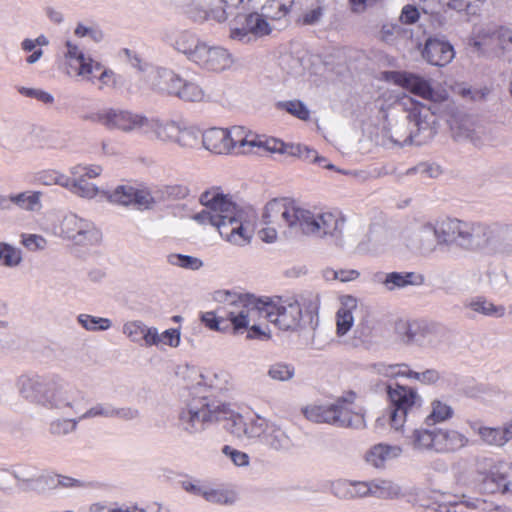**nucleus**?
Instances as JSON below:
<instances>
[{"instance_id":"393cba45","label":"nucleus","mask_w":512,"mask_h":512,"mask_svg":"<svg viewBox=\"0 0 512 512\" xmlns=\"http://www.w3.org/2000/svg\"><path fill=\"white\" fill-rule=\"evenodd\" d=\"M333 426L339 428L361 429L365 427L363 414L354 412L350 408V404L345 399L336 401V411Z\"/></svg>"},{"instance_id":"39448f33","label":"nucleus","mask_w":512,"mask_h":512,"mask_svg":"<svg viewBox=\"0 0 512 512\" xmlns=\"http://www.w3.org/2000/svg\"><path fill=\"white\" fill-rule=\"evenodd\" d=\"M18 392L25 400L65 415L80 412V392L58 377L21 375Z\"/></svg>"},{"instance_id":"09e8293b","label":"nucleus","mask_w":512,"mask_h":512,"mask_svg":"<svg viewBox=\"0 0 512 512\" xmlns=\"http://www.w3.org/2000/svg\"><path fill=\"white\" fill-rule=\"evenodd\" d=\"M484 488L490 493H512V480L505 474L493 473L485 478Z\"/></svg>"},{"instance_id":"c03bdc74","label":"nucleus","mask_w":512,"mask_h":512,"mask_svg":"<svg viewBox=\"0 0 512 512\" xmlns=\"http://www.w3.org/2000/svg\"><path fill=\"white\" fill-rule=\"evenodd\" d=\"M336 402L330 405H313L306 407L303 412L305 417L316 423L334 424Z\"/></svg>"},{"instance_id":"20e7f679","label":"nucleus","mask_w":512,"mask_h":512,"mask_svg":"<svg viewBox=\"0 0 512 512\" xmlns=\"http://www.w3.org/2000/svg\"><path fill=\"white\" fill-rule=\"evenodd\" d=\"M204 209L192 215V219L201 225L215 227L221 237L231 244L244 246L251 240V234L245 226V213L218 188L203 192L199 198Z\"/></svg>"},{"instance_id":"3c124183","label":"nucleus","mask_w":512,"mask_h":512,"mask_svg":"<svg viewBox=\"0 0 512 512\" xmlns=\"http://www.w3.org/2000/svg\"><path fill=\"white\" fill-rule=\"evenodd\" d=\"M79 324L88 331H106L108 330L112 322L108 318L95 317L89 314H80L77 318Z\"/></svg>"},{"instance_id":"338daca9","label":"nucleus","mask_w":512,"mask_h":512,"mask_svg":"<svg viewBox=\"0 0 512 512\" xmlns=\"http://www.w3.org/2000/svg\"><path fill=\"white\" fill-rule=\"evenodd\" d=\"M478 434L489 445L503 446V437L499 432V428L481 427L478 430Z\"/></svg>"},{"instance_id":"a18cd8bd","label":"nucleus","mask_w":512,"mask_h":512,"mask_svg":"<svg viewBox=\"0 0 512 512\" xmlns=\"http://www.w3.org/2000/svg\"><path fill=\"white\" fill-rule=\"evenodd\" d=\"M370 497L380 499H393L401 495V488L397 484L386 479H374L370 481Z\"/></svg>"},{"instance_id":"f03ea898","label":"nucleus","mask_w":512,"mask_h":512,"mask_svg":"<svg viewBox=\"0 0 512 512\" xmlns=\"http://www.w3.org/2000/svg\"><path fill=\"white\" fill-rule=\"evenodd\" d=\"M263 227L258 235L266 243L277 239V224L286 239L296 240L305 236L323 238L339 237L342 233L344 220L332 213H314L295 204L289 198L269 201L262 215Z\"/></svg>"},{"instance_id":"4be33fe9","label":"nucleus","mask_w":512,"mask_h":512,"mask_svg":"<svg viewBox=\"0 0 512 512\" xmlns=\"http://www.w3.org/2000/svg\"><path fill=\"white\" fill-rule=\"evenodd\" d=\"M179 122L161 121L158 118L145 116L142 133L153 134L154 138L163 143H174Z\"/></svg>"},{"instance_id":"a878e982","label":"nucleus","mask_w":512,"mask_h":512,"mask_svg":"<svg viewBox=\"0 0 512 512\" xmlns=\"http://www.w3.org/2000/svg\"><path fill=\"white\" fill-rule=\"evenodd\" d=\"M423 280V276L416 275L414 272H390L378 275V282L390 292L410 285H420Z\"/></svg>"},{"instance_id":"4d7b16f0","label":"nucleus","mask_w":512,"mask_h":512,"mask_svg":"<svg viewBox=\"0 0 512 512\" xmlns=\"http://www.w3.org/2000/svg\"><path fill=\"white\" fill-rule=\"evenodd\" d=\"M171 265L178 266L190 270H198L203 266L201 259L189 255L171 254L168 257Z\"/></svg>"},{"instance_id":"cd10ccee","label":"nucleus","mask_w":512,"mask_h":512,"mask_svg":"<svg viewBox=\"0 0 512 512\" xmlns=\"http://www.w3.org/2000/svg\"><path fill=\"white\" fill-rule=\"evenodd\" d=\"M270 32V25L264 16L258 13H251L245 16V22L241 28H233L231 30V36L241 39L243 36L251 33L261 37L268 35Z\"/></svg>"},{"instance_id":"bb28decb","label":"nucleus","mask_w":512,"mask_h":512,"mask_svg":"<svg viewBox=\"0 0 512 512\" xmlns=\"http://www.w3.org/2000/svg\"><path fill=\"white\" fill-rule=\"evenodd\" d=\"M202 144L205 149L215 154L231 152V142L228 141V129L212 127L202 134Z\"/></svg>"},{"instance_id":"72a5a7b5","label":"nucleus","mask_w":512,"mask_h":512,"mask_svg":"<svg viewBox=\"0 0 512 512\" xmlns=\"http://www.w3.org/2000/svg\"><path fill=\"white\" fill-rule=\"evenodd\" d=\"M263 443L275 451L288 450L292 442L288 434L276 423L266 425V433Z\"/></svg>"},{"instance_id":"aec40b11","label":"nucleus","mask_w":512,"mask_h":512,"mask_svg":"<svg viewBox=\"0 0 512 512\" xmlns=\"http://www.w3.org/2000/svg\"><path fill=\"white\" fill-rule=\"evenodd\" d=\"M138 410L130 407L116 408L110 403H97L84 413L80 414L79 419H92L96 417L120 418L132 420L138 416Z\"/></svg>"},{"instance_id":"bf43d9fd","label":"nucleus","mask_w":512,"mask_h":512,"mask_svg":"<svg viewBox=\"0 0 512 512\" xmlns=\"http://www.w3.org/2000/svg\"><path fill=\"white\" fill-rule=\"evenodd\" d=\"M155 203V198L150 191L135 188L132 202L133 206L139 210H149L153 208Z\"/></svg>"},{"instance_id":"8fccbe9b","label":"nucleus","mask_w":512,"mask_h":512,"mask_svg":"<svg viewBox=\"0 0 512 512\" xmlns=\"http://www.w3.org/2000/svg\"><path fill=\"white\" fill-rule=\"evenodd\" d=\"M203 498L213 504L232 505L235 503L237 496L232 490L206 488Z\"/></svg>"},{"instance_id":"774afa93","label":"nucleus","mask_w":512,"mask_h":512,"mask_svg":"<svg viewBox=\"0 0 512 512\" xmlns=\"http://www.w3.org/2000/svg\"><path fill=\"white\" fill-rule=\"evenodd\" d=\"M497 47L502 52L512 50V29L497 27Z\"/></svg>"},{"instance_id":"6e6552de","label":"nucleus","mask_w":512,"mask_h":512,"mask_svg":"<svg viewBox=\"0 0 512 512\" xmlns=\"http://www.w3.org/2000/svg\"><path fill=\"white\" fill-rule=\"evenodd\" d=\"M386 392L390 402L388 415L392 429L402 430L406 422H414L422 413L423 399L415 388L389 383Z\"/></svg>"},{"instance_id":"f257e3e1","label":"nucleus","mask_w":512,"mask_h":512,"mask_svg":"<svg viewBox=\"0 0 512 512\" xmlns=\"http://www.w3.org/2000/svg\"><path fill=\"white\" fill-rule=\"evenodd\" d=\"M385 75L388 81L432 104L426 106L406 94L383 93L374 102L383 137L398 146L423 145L433 139L437 133L435 116L441 113L439 104L448 100V93L434 89L429 80L413 73L390 71Z\"/></svg>"},{"instance_id":"6ab92c4d","label":"nucleus","mask_w":512,"mask_h":512,"mask_svg":"<svg viewBox=\"0 0 512 512\" xmlns=\"http://www.w3.org/2000/svg\"><path fill=\"white\" fill-rule=\"evenodd\" d=\"M67 51L65 53L66 60L80 61L82 64L77 66V73L81 75V79L90 83H95L94 71L102 68V64L94 61L90 57H85L84 53L79 50L78 46L71 41L66 42Z\"/></svg>"},{"instance_id":"423d86ee","label":"nucleus","mask_w":512,"mask_h":512,"mask_svg":"<svg viewBox=\"0 0 512 512\" xmlns=\"http://www.w3.org/2000/svg\"><path fill=\"white\" fill-rule=\"evenodd\" d=\"M213 299L227 306L226 316L238 332L247 329L254 320L264 318L267 297L257 298L250 293H239L229 290H217Z\"/></svg>"},{"instance_id":"f3484780","label":"nucleus","mask_w":512,"mask_h":512,"mask_svg":"<svg viewBox=\"0 0 512 512\" xmlns=\"http://www.w3.org/2000/svg\"><path fill=\"white\" fill-rule=\"evenodd\" d=\"M228 141L231 142V151L235 148H239L241 153L251 152L252 148L268 151L266 143L269 139H261L243 126H233L228 129Z\"/></svg>"},{"instance_id":"603ef678","label":"nucleus","mask_w":512,"mask_h":512,"mask_svg":"<svg viewBox=\"0 0 512 512\" xmlns=\"http://www.w3.org/2000/svg\"><path fill=\"white\" fill-rule=\"evenodd\" d=\"M267 375L274 381H289L295 375V368L292 365L277 362L269 366Z\"/></svg>"},{"instance_id":"864d4df0","label":"nucleus","mask_w":512,"mask_h":512,"mask_svg":"<svg viewBox=\"0 0 512 512\" xmlns=\"http://www.w3.org/2000/svg\"><path fill=\"white\" fill-rule=\"evenodd\" d=\"M295 0H271L269 5L263 9L267 12V16L273 19H281L286 16L294 5Z\"/></svg>"},{"instance_id":"49530a36","label":"nucleus","mask_w":512,"mask_h":512,"mask_svg":"<svg viewBox=\"0 0 512 512\" xmlns=\"http://www.w3.org/2000/svg\"><path fill=\"white\" fill-rule=\"evenodd\" d=\"M41 196V192L26 191L16 195H11L10 202L23 210L34 212L39 211L42 208Z\"/></svg>"},{"instance_id":"412c9836","label":"nucleus","mask_w":512,"mask_h":512,"mask_svg":"<svg viewBox=\"0 0 512 512\" xmlns=\"http://www.w3.org/2000/svg\"><path fill=\"white\" fill-rule=\"evenodd\" d=\"M266 145L268 147V152L271 153L287 154L289 156L298 157L304 161L312 163H314V161H321L317 151L305 145H288L275 138H269V141L266 143Z\"/></svg>"},{"instance_id":"ea45409f","label":"nucleus","mask_w":512,"mask_h":512,"mask_svg":"<svg viewBox=\"0 0 512 512\" xmlns=\"http://www.w3.org/2000/svg\"><path fill=\"white\" fill-rule=\"evenodd\" d=\"M11 475L21 484L24 491L44 492L43 484L38 482L40 475L34 474V468L30 466H18L11 472Z\"/></svg>"},{"instance_id":"37998d69","label":"nucleus","mask_w":512,"mask_h":512,"mask_svg":"<svg viewBox=\"0 0 512 512\" xmlns=\"http://www.w3.org/2000/svg\"><path fill=\"white\" fill-rule=\"evenodd\" d=\"M200 134L198 127L179 122L174 144L184 149H192L198 145Z\"/></svg>"},{"instance_id":"2eb2a0df","label":"nucleus","mask_w":512,"mask_h":512,"mask_svg":"<svg viewBox=\"0 0 512 512\" xmlns=\"http://www.w3.org/2000/svg\"><path fill=\"white\" fill-rule=\"evenodd\" d=\"M144 120L145 115L120 108L108 107L105 128L108 130H119L124 133L142 132Z\"/></svg>"},{"instance_id":"5fc2aeb1","label":"nucleus","mask_w":512,"mask_h":512,"mask_svg":"<svg viewBox=\"0 0 512 512\" xmlns=\"http://www.w3.org/2000/svg\"><path fill=\"white\" fill-rule=\"evenodd\" d=\"M81 419L78 418H57L50 423L49 431L53 435H67L76 430L77 424Z\"/></svg>"},{"instance_id":"e2e57ef3","label":"nucleus","mask_w":512,"mask_h":512,"mask_svg":"<svg viewBox=\"0 0 512 512\" xmlns=\"http://www.w3.org/2000/svg\"><path fill=\"white\" fill-rule=\"evenodd\" d=\"M162 199H184L189 194L187 186L181 184L166 185L159 190Z\"/></svg>"},{"instance_id":"69168bd1","label":"nucleus","mask_w":512,"mask_h":512,"mask_svg":"<svg viewBox=\"0 0 512 512\" xmlns=\"http://www.w3.org/2000/svg\"><path fill=\"white\" fill-rule=\"evenodd\" d=\"M206 0H191L188 14L194 21H204L209 18V11L204 6Z\"/></svg>"},{"instance_id":"f704fd0d","label":"nucleus","mask_w":512,"mask_h":512,"mask_svg":"<svg viewBox=\"0 0 512 512\" xmlns=\"http://www.w3.org/2000/svg\"><path fill=\"white\" fill-rule=\"evenodd\" d=\"M203 41L191 31H180L173 42L174 48L191 62Z\"/></svg>"},{"instance_id":"680f3d73","label":"nucleus","mask_w":512,"mask_h":512,"mask_svg":"<svg viewBox=\"0 0 512 512\" xmlns=\"http://www.w3.org/2000/svg\"><path fill=\"white\" fill-rule=\"evenodd\" d=\"M146 325L141 321H130L123 325V333L135 343L143 339Z\"/></svg>"},{"instance_id":"b1692460","label":"nucleus","mask_w":512,"mask_h":512,"mask_svg":"<svg viewBox=\"0 0 512 512\" xmlns=\"http://www.w3.org/2000/svg\"><path fill=\"white\" fill-rule=\"evenodd\" d=\"M333 494L340 499L370 497V481L339 480L332 485Z\"/></svg>"},{"instance_id":"13d9d810","label":"nucleus","mask_w":512,"mask_h":512,"mask_svg":"<svg viewBox=\"0 0 512 512\" xmlns=\"http://www.w3.org/2000/svg\"><path fill=\"white\" fill-rule=\"evenodd\" d=\"M473 311L482 313L484 315H494L497 314L499 316H502L504 313L503 307H496L491 302L482 299L477 298L475 300H472L468 305Z\"/></svg>"},{"instance_id":"4468645a","label":"nucleus","mask_w":512,"mask_h":512,"mask_svg":"<svg viewBox=\"0 0 512 512\" xmlns=\"http://www.w3.org/2000/svg\"><path fill=\"white\" fill-rule=\"evenodd\" d=\"M101 172L102 168L98 165L73 166L70 169L72 177H69V186H67V189L77 196L92 199L98 194L99 189L93 183L88 182L87 179L96 178Z\"/></svg>"},{"instance_id":"0e129e2a","label":"nucleus","mask_w":512,"mask_h":512,"mask_svg":"<svg viewBox=\"0 0 512 512\" xmlns=\"http://www.w3.org/2000/svg\"><path fill=\"white\" fill-rule=\"evenodd\" d=\"M39 179L44 185L56 184L65 188L69 186V177L57 171L44 172L40 175Z\"/></svg>"},{"instance_id":"7ed1b4c3","label":"nucleus","mask_w":512,"mask_h":512,"mask_svg":"<svg viewBox=\"0 0 512 512\" xmlns=\"http://www.w3.org/2000/svg\"><path fill=\"white\" fill-rule=\"evenodd\" d=\"M193 374L188 386L189 398L185 400V405L178 414V424L181 429L188 434H197L211 422L230 419L232 422L231 432L237 431L239 425L234 423L237 415H232L227 405L210 399L208 396V392L213 386L212 377L200 372Z\"/></svg>"},{"instance_id":"6e6d98bb","label":"nucleus","mask_w":512,"mask_h":512,"mask_svg":"<svg viewBox=\"0 0 512 512\" xmlns=\"http://www.w3.org/2000/svg\"><path fill=\"white\" fill-rule=\"evenodd\" d=\"M450 128L452 136L456 141H471L475 143V132L468 125L467 122H459L457 119L450 121Z\"/></svg>"},{"instance_id":"c9c22d12","label":"nucleus","mask_w":512,"mask_h":512,"mask_svg":"<svg viewBox=\"0 0 512 512\" xmlns=\"http://www.w3.org/2000/svg\"><path fill=\"white\" fill-rule=\"evenodd\" d=\"M234 423L239 425L237 431L233 430V434L237 437H241L245 435L249 438H255L262 436V441L265 438L266 433V425L270 424V422L266 421L264 418L257 415L255 420H252L250 424H246L242 416L237 415L234 419Z\"/></svg>"},{"instance_id":"7c9ffc66","label":"nucleus","mask_w":512,"mask_h":512,"mask_svg":"<svg viewBox=\"0 0 512 512\" xmlns=\"http://www.w3.org/2000/svg\"><path fill=\"white\" fill-rule=\"evenodd\" d=\"M402 449L399 446L377 444L365 453V461L375 468H383L385 462L401 455Z\"/></svg>"},{"instance_id":"c756f323","label":"nucleus","mask_w":512,"mask_h":512,"mask_svg":"<svg viewBox=\"0 0 512 512\" xmlns=\"http://www.w3.org/2000/svg\"><path fill=\"white\" fill-rule=\"evenodd\" d=\"M357 308V299L351 295H345L341 298V307L336 314V332L337 335H345L352 327L354 322L353 311Z\"/></svg>"},{"instance_id":"e433bc0d","label":"nucleus","mask_w":512,"mask_h":512,"mask_svg":"<svg viewBox=\"0 0 512 512\" xmlns=\"http://www.w3.org/2000/svg\"><path fill=\"white\" fill-rule=\"evenodd\" d=\"M38 482L43 484L44 491L57 488H81L85 485L84 482L79 479L55 473L40 474Z\"/></svg>"},{"instance_id":"ddd939ff","label":"nucleus","mask_w":512,"mask_h":512,"mask_svg":"<svg viewBox=\"0 0 512 512\" xmlns=\"http://www.w3.org/2000/svg\"><path fill=\"white\" fill-rule=\"evenodd\" d=\"M191 62L205 71L222 72L231 67L233 58L225 48L203 41Z\"/></svg>"},{"instance_id":"9b49d317","label":"nucleus","mask_w":512,"mask_h":512,"mask_svg":"<svg viewBox=\"0 0 512 512\" xmlns=\"http://www.w3.org/2000/svg\"><path fill=\"white\" fill-rule=\"evenodd\" d=\"M393 233L381 225H371L367 234L358 242L355 253L359 255L379 256L393 250Z\"/></svg>"},{"instance_id":"dca6fc26","label":"nucleus","mask_w":512,"mask_h":512,"mask_svg":"<svg viewBox=\"0 0 512 512\" xmlns=\"http://www.w3.org/2000/svg\"><path fill=\"white\" fill-rule=\"evenodd\" d=\"M148 74L146 81L152 90L172 95L175 93L177 84H179V75L162 67L147 66Z\"/></svg>"},{"instance_id":"0eeeda50","label":"nucleus","mask_w":512,"mask_h":512,"mask_svg":"<svg viewBox=\"0 0 512 512\" xmlns=\"http://www.w3.org/2000/svg\"><path fill=\"white\" fill-rule=\"evenodd\" d=\"M446 217L435 221L420 222L403 234V243L411 253L428 257L439 247H448Z\"/></svg>"},{"instance_id":"473e14b6","label":"nucleus","mask_w":512,"mask_h":512,"mask_svg":"<svg viewBox=\"0 0 512 512\" xmlns=\"http://www.w3.org/2000/svg\"><path fill=\"white\" fill-rule=\"evenodd\" d=\"M244 0H206L204 6L209 11V18L207 20H215L216 22H224L229 15H232V10L239 7Z\"/></svg>"},{"instance_id":"5701e85b","label":"nucleus","mask_w":512,"mask_h":512,"mask_svg":"<svg viewBox=\"0 0 512 512\" xmlns=\"http://www.w3.org/2000/svg\"><path fill=\"white\" fill-rule=\"evenodd\" d=\"M437 453H454L466 447L469 439L463 433L448 428H437Z\"/></svg>"},{"instance_id":"58836bf2","label":"nucleus","mask_w":512,"mask_h":512,"mask_svg":"<svg viewBox=\"0 0 512 512\" xmlns=\"http://www.w3.org/2000/svg\"><path fill=\"white\" fill-rule=\"evenodd\" d=\"M300 307L304 310L302 319L304 324L314 327L318 320L320 296L317 293L307 292L301 296Z\"/></svg>"},{"instance_id":"a19ab883","label":"nucleus","mask_w":512,"mask_h":512,"mask_svg":"<svg viewBox=\"0 0 512 512\" xmlns=\"http://www.w3.org/2000/svg\"><path fill=\"white\" fill-rule=\"evenodd\" d=\"M173 96L186 102H201L205 99L204 90L195 82L179 77V84Z\"/></svg>"},{"instance_id":"de8ad7c7","label":"nucleus","mask_w":512,"mask_h":512,"mask_svg":"<svg viewBox=\"0 0 512 512\" xmlns=\"http://www.w3.org/2000/svg\"><path fill=\"white\" fill-rule=\"evenodd\" d=\"M22 251L13 245L0 242V266L15 268L22 263Z\"/></svg>"},{"instance_id":"a211bd4d","label":"nucleus","mask_w":512,"mask_h":512,"mask_svg":"<svg viewBox=\"0 0 512 512\" xmlns=\"http://www.w3.org/2000/svg\"><path fill=\"white\" fill-rule=\"evenodd\" d=\"M422 56L431 65L442 67L453 60L455 52L449 42L438 38H428Z\"/></svg>"},{"instance_id":"4c0bfd02","label":"nucleus","mask_w":512,"mask_h":512,"mask_svg":"<svg viewBox=\"0 0 512 512\" xmlns=\"http://www.w3.org/2000/svg\"><path fill=\"white\" fill-rule=\"evenodd\" d=\"M454 415L453 408L440 399H433L430 403V411L424 417V424L427 426L443 423L450 420Z\"/></svg>"},{"instance_id":"79ce46f5","label":"nucleus","mask_w":512,"mask_h":512,"mask_svg":"<svg viewBox=\"0 0 512 512\" xmlns=\"http://www.w3.org/2000/svg\"><path fill=\"white\" fill-rule=\"evenodd\" d=\"M496 35L497 27H482L473 38L472 46L482 53L495 51L498 49Z\"/></svg>"},{"instance_id":"9d476101","label":"nucleus","mask_w":512,"mask_h":512,"mask_svg":"<svg viewBox=\"0 0 512 512\" xmlns=\"http://www.w3.org/2000/svg\"><path fill=\"white\" fill-rule=\"evenodd\" d=\"M264 318L275 324L281 330H294L299 327L302 319V309L298 300L269 298L265 303Z\"/></svg>"},{"instance_id":"052dcab7","label":"nucleus","mask_w":512,"mask_h":512,"mask_svg":"<svg viewBox=\"0 0 512 512\" xmlns=\"http://www.w3.org/2000/svg\"><path fill=\"white\" fill-rule=\"evenodd\" d=\"M134 190V187L128 185L118 186L110 195V200L123 206L132 205Z\"/></svg>"},{"instance_id":"2f4dec72","label":"nucleus","mask_w":512,"mask_h":512,"mask_svg":"<svg viewBox=\"0 0 512 512\" xmlns=\"http://www.w3.org/2000/svg\"><path fill=\"white\" fill-rule=\"evenodd\" d=\"M436 436L437 428L432 430L427 428L414 429L409 437L410 445L416 451L437 453Z\"/></svg>"},{"instance_id":"1a4fd4ad","label":"nucleus","mask_w":512,"mask_h":512,"mask_svg":"<svg viewBox=\"0 0 512 512\" xmlns=\"http://www.w3.org/2000/svg\"><path fill=\"white\" fill-rule=\"evenodd\" d=\"M448 247L457 246L467 251H480L494 238L493 229L480 222H466L446 217Z\"/></svg>"},{"instance_id":"c85d7f7f","label":"nucleus","mask_w":512,"mask_h":512,"mask_svg":"<svg viewBox=\"0 0 512 512\" xmlns=\"http://www.w3.org/2000/svg\"><path fill=\"white\" fill-rule=\"evenodd\" d=\"M423 11L425 13H435L434 3L438 2L441 6H446L449 9L456 11H466L468 15L478 14L480 7L485 3L486 0H422Z\"/></svg>"},{"instance_id":"f8f14e48","label":"nucleus","mask_w":512,"mask_h":512,"mask_svg":"<svg viewBox=\"0 0 512 512\" xmlns=\"http://www.w3.org/2000/svg\"><path fill=\"white\" fill-rule=\"evenodd\" d=\"M61 236L77 245H86L97 241L99 232L92 222L80 218L74 213L66 214L60 222Z\"/></svg>"}]
</instances>
